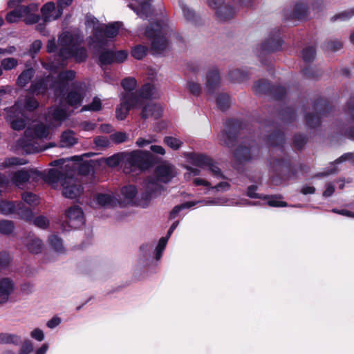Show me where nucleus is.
<instances>
[{"instance_id":"obj_1","label":"nucleus","mask_w":354,"mask_h":354,"mask_svg":"<svg viewBox=\"0 0 354 354\" xmlns=\"http://www.w3.org/2000/svg\"><path fill=\"white\" fill-rule=\"evenodd\" d=\"M168 26L162 21L150 23L146 28L145 35L151 40V49L155 53L163 52L168 46Z\"/></svg>"},{"instance_id":"obj_2","label":"nucleus","mask_w":354,"mask_h":354,"mask_svg":"<svg viewBox=\"0 0 354 354\" xmlns=\"http://www.w3.org/2000/svg\"><path fill=\"white\" fill-rule=\"evenodd\" d=\"M312 106L315 112L306 113L304 120L309 129H315L321 126L322 118L327 117L333 111L334 106L328 100L320 96L312 102Z\"/></svg>"},{"instance_id":"obj_3","label":"nucleus","mask_w":354,"mask_h":354,"mask_svg":"<svg viewBox=\"0 0 354 354\" xmlns=\"http://www.w3.org/2000/svg\"><path fill=\"white\" fill-rule=\"evenodd\" d=\"M245 124L243 121L234 119H227L224 127L218 134L220 143L228 148H233L238 142V138L241 130L244 129Z\"/></svg>"},{"instance_id":"obj_4","label":"nucleus","mask_w":354,"mask_h":354,"mask_svg":"<svg viewBox=\"0 0 354 354\" xmlns=\"http://www.w3.org/2000/svg\"><path fill=\"white\" fill-rule=\"evenodd\" d=\"M270 166L274 174L283 180L296 177L297 171L291 163L290 156L286 154L283 158L270 159Z\"/></svg>"},{"instance_id":"obj_5","label":"nucleus","mask_w":354,"mask_h":354,"mask_svg":"<svg viewBox=\"0 0 354 354\" xmlns=\"http://www.w3.org/2000/svg\"><path fill=\"white\" fill-rule=\"evenodd\" d=\"M122 26V23L115 21L108 24H104L95 27L93 30L94 42L103 46L106 44V38H113L116 37L119 32V30Z\"/></svg>"},{"instance_id":"obj_6","label":"nucleus","mask_w":354,"mask_h":354,"mask_svg":"<svg viewBox=\"0 0 354 354\" xmlns=\"http://www.w3.org/2000/svg\"><path fill=\"white\" fill-rule=\"evenodd\" d=\"M127 162L130 167L145 170L154 165L155 157L149 151L136 150L128 155Z\"/></svg>"},{"instance_id":"obj_7","label":"nucleus","mask_w":354,"mask_h":354,"mask_svg":"<svg viewBox=\"0 0 354 354\" xmlns=\"http://www.w3.org/2000/svg\"><path fill=\"white\" fill-rule=\"evenodd\" d=\"M0 213L3 214L15 213L27 221H30L33 218L32 211L23 202L15 203L12 201H0Z\"/></svg>"},{"instance_id":"obj_8","label":"nucleus","mask_w":354,"mask_h":354,"mask_svg":"<svg viewBox=\"0 0 354 354\" xmlns=\"http://www.w3.org/2000/svg\"><path fill=\"white\" fill-rule=\"evenodd\" d=\"M162 189V186L156 182L155 178H148L145 192L136 199L134 204L143 208L148 207L151 199L156 197Z\"/></svg>"},{"instance_id":"obj_9","label":"nucleus","mask_w":354,"mask_h":354,"mask_svg":"<svg viewBox=\"0 0 354 354\" xmlns=\"http://www.w3.org/2000/svg\"><path fill=\"white\" fill-rule=\"evenodd\" d=\"M259 147L253 141L248 146L239 145L234 151V157L236 162L243 164L257 158L259 155Z\"/></svg>"},{"instance_id":"obj_10","label":"nucleus","mask_w":354,"mask_h":354,"mask_svg":"<svg viewBox=\"0 0 354 354\" xmlns=\"http://www.w3.org/2000/svg\"><path fill=\"white\" fill-rule=\"evenodd\" d=\"M128 57V52L125 50L114 51L111 49L103 48L98 56L100 66L111 65L113 63H123Z\"/></svg>"},{"instance_id":"obj_11","label":"nucleus","mask_w":354,"mask_h":354,"mask_svg":"<svg viewBox=\"0 0 354 354\" xmlns=\"http://www.w3.org/2000/svg\"><path fill=\"white\" fill-rule=\"evenodd\" d=\"M189 159L194 165L201 168L207 167L214 176L225 178L221 169L209 156L203 153H192Z\"/></svg>"},{"instance_id":"obj_12","label":"nucleus","mask_w":354,"mask_h":354,"mask_svg":"<svg viewBox=\"0 0 354 354\" xmlns=\"http://www.w3.org/2000/svg\"><path fill=\"white\" fill-rule=\"evenodd\" d=\"M138 98L133 93H123L121 103L116 107L115 116L118 120H124L131 109L138 107Z\"/></svg>"},{"instance_id":"obj_13","label":"nucleus","mask_w":354,"mask_h":354,"mask_svg":"<svg viewBox=\"0 0 354 354\" xmlns=\"http://www.w3.org/2000/svg\"><path fill=\"white\" fill-rule=\"evenodd\" d=\"M283 40L281 37L279 30H273L270 32L268 38H267L261 45V53L259 57L261 59V54L271 53L279 51L282 48ZM262 62V60H261Z\"/></svg>"},{"instance_id":"obj_14","label":"nucleus","mask_w":354,"mask_h":354,"mask_svg":"<svg viewBox=\"0 0 354 354\" xmlns=\"http://www.w3.org/2000/svg\"><path fill=\"white\" fill-rule=\"evenodd\" d=\"M62 185L63 187L62 194L68 198H76L84 192L82 185L72 175L65 176Z\"/></svg>"},{"instance_id":"obj_15","label":"nucleus","mask_w":354,"mask_h":354,"mask_svg":"<svg viewBox=\"0 0 354 354\" xmlns=\"http://www.w3.org/2000/svg\"><path fill=\"white\" fill-rule=\"evenodd\" d=\"M225 0H207L208 6L216 10V15L217 18L225 21L232 19L236 14L234 8L228 5H224Z\"/></svg>"},{"instance_id":"obj_16","label":"nucleus","mask_w":354,"mask_h":354,"mask_svg":"<svg viewBox=\"0 0 354 354\" xmlns=\"http://www.w3.org/2000/svg\"><path fill=\"white\" fill-rule=\"evenodd\" d=\"M309 15L308 7L306 3H297L292 12H288L283 11V16L286 21L290 19L304 20L306 19Z\"/></svg>"},{"instance_id":"obj_17","label":"nucleus","mask_w":354,"mask_h":354,"mask_svg":"<svg viewBox=\"0 0 354 354\" xmlns=\"http://www.w3.org/2000/svg\"><path fill=\"white\" fill-rule=\"evenodd\" d=\"M66 216L68 220V225L71 227L77 228L84 223V212L79 206L75 205L69 207L66 212Z\"/></svg>"},{"instance_id":"obj_18","label":"nucleus","mask_w":354,"mask_h":354,"mask_svg":"<svg viewBox=\"0 0 354 354\" xmlns=\"http://www.w3.org/2000/svg\"><path fill=\"white\" fill-rule=\"evenodd\" d=\"M156 182L168 183L175 176L173 166L171 165H160L154 170Z\"/></svg>"},{"instance_id":"obj_19","label":"nucleus","mask_w":354,"mask_h":354,"mask_svg":"<svg viewBox=\"0 0 354 354\" xmlns=\"http://www.w3.org/2000/svg\"><path fill=\"white\" fill-rule=\"evenodd\" d=\"M32 174L40 176L42 175V173L36 169L28 171L22 169L13 173L12 181L17 186L22 185L29 181Z\"/></svg>"},{"instance_id":"obj_20","label":"nucleus","mask_w":354,"mask_h":354,"mask_svg":"<svg viewBox=\"0 0 354 354\" xmlns=\"http://www.w3.org/2000/svg\"><path fill=\"white\" fill-rule=\"evenodd\" d=\"M266 143L268 147H279L282 153L284 151L285 134L281 130H274L266 138Z\"/></svg>"},{"instance_id":"obj_21","label":"nucleus","mask_w":354,"mask_h":354,"mask_svg":"<svg viewBox=\"0 0 354 354\" xmlns=\"http://www.w3.org/2000/svg\"><path fill=\"white\" fill-rule=\"evenodd\" d=\"M48 90V80L47 77H41L32 82L27 90L28 94L44 95Z\"/></svg>"},{"instance_id":"obj_22","label":"nucleus","mask_w":354,"mask_h":354,"mask_svg":"<svg viewBox=\"0 0 354 354\" xmlns=\"http://www.w3.org/2000/svg\"><path fill=\"white\" fill-rule=\"evenodd\" d=\"M220 84V75L217 69H212L207 73V93L212 95L215 93Z\"/></svg>"},{"instance_id":"obj_23","label":"nucleus","mask_w":354,"mask_h":354,"mask_svg":"<svg viewBox=\"0 0 354 354\" xmlns=\"http://www.w3.org/2000/svg\"><path fill=\"white\" fill-rule=\"evenodd\" d=\"M161 115L160 106L155 103H147L142 106L140 116L143 120H146L150 117L158 118Z\"/></svg>"},{"instance_id":"obj_24","label":"nucleus","mask_w":354,"mask_h":354,"mask_svg":"<svg viewBox=\"0 0 354 354\" xmlns=\"http://www.w3.org/2000/svg\"><path fill=\"white\" fill-rule=\"evenodd\" d=\"M153 86L150 83L143 84L138 91L132 93L138 98V107L143 104V100L151 99Z\"/></svg>"},{"instance_id":"obj_25","label":"nucleus","mask_w":354,"mask_h":354,"mask_svg":"<svg viewBox=\"0 0 354 354\" xmlns=\"http://www.w3.org/2000/svg\"><path fill=\"white\" fill-rule=\"evenodd\" d=\"M68 176V174H64L57 169L52 168L48 171L46 174H42L39 177H41L46 182L49 183L61 182L62 184L64 177Z\"/></svg>"},{"instance_id":"obj_26","label":"nucleus","mask_w":354,"mask_h":354,"mask_svg":"<svg viewBox=\"0 0 354 354\" xmlns=\"http://www.w3.org/2000/svg\"><path fill=\"white\" fill-rule=\"evenodd\" d=\"M76 73L73 70H65L59 72L57 75V84L59 85L57 90L62 91L61 87H66L68 82L73 80L75 78Z\"/></svg>"},{"instance_id":"obj_27","label":"nucleus","mask_w":354,"mask_h":354,"mask_svg":"<svg viewBox=\"0 0 354 354\" xmlns=\"http://www.w3.org/2000/svg\"><path fill=\"white\" fill-rule=\"evenodd\" d=\"M71 160L79 162L76 167L79 175L86 176L93 170V166L88 161H82V158L78 156L71 157Z\"/></svg>"},{"instance_id":"obj_28","label":"nucleus","mask_w":354,"mask_h":354,"mask_svg":"<svg viewBox=\"0 0 354 354\" xmlns=\"http://www.w3.org/2000/svg\"><path fill=\"white\" fill-rule=\"evenodd\" d=\"M278 115L280 120L284 123L290 124L293 122L297 118L296 110L290 106H286L281 109Z\"/></svg>"},{"instance_id":"obj_29","label":"nucleus","mask_w":354,"mask_h":354,"mask_svg":"<svg viewBox=\"0 0 354 354\" xmlns=\"http://www.w3.org/2000/svg\"><path fill=\"white\" fill-rule=\"evenodd\" d=\"M35 71L32 68H29L24 70L18 76L16 84L20 87L24 88L31 80L34 77Z\"/></svg>"},{"instance_id":"obj_30","label":"nucleus","mask_w":354,"mask_h":354,"mask_svg":"<svg viewBox=\"0 0 354 354\" xmlns=\"http://www.w3.org/2000/svg\"><path fill=\"white\" fill-rule=\"evenodd\" d=\"M55 10V4L53 1L48 2L43 5L41 8V13L42 19L44 22H49L52 19H56L59 17V15L52 17L51 13Z\"/></svg>"},{"instance_id":"obj_31","label":"nucleus","mask_w":354,"mask_h":354,"mask_svg":"<svg viewBox=\"0 0 354 354\" xmlns=\"http://www.w3.org/2000/svg\"><path fill=\"white\" fill-rule=\"evenodd\" d=\"M272 84L268 80L261 79L257 81L253 86V91L255 94L268 95Z\"/></svg>"},{"instance_id":"obj_32","label":"nucleus","mask_w":354,"mask_h":354,"mask_svg":"<svg viewBox=\"0 0 354 354\" xmlns=\"http://www.w3.org/2000/svg\"><path fill=\"white\" fill-rule=\"evenodd\" d=\"M75 133L71 130H66L62 133L60 141L62 147H72L77 143V139L74 136Z\"/></svg>"},{"instance_id":"obj_33","label":"nucleus","mask_w":354,"mask_h":354,"mask_svg":"<svg viewBox=\"0 0 354 354\" xmlns=\"http://www.w3.org/2000/svg\"><path fill=\"white\" fill-rule=\"evenodd\" d=\"M73 58H74L75 62L77 64H81L86 62L88 58V54L86 48L83 46L80 47L75 44H73Z\"/></svg>"},{"instance_id":"obj_34","label":"nucleus","mask_w":354,"mask_h":354,"mask_svg":"<svg viewBox=\"0 0 354 354\" xmlns=\"http://www.w3.org/2000/svg\"><path fill=\"white\" fill-rule=\"evenodd\" d=\"M83 97L81 93L77 91H69L66 97L65 101L71 106H76L81 104Z\"/></svg>"},{"instance_id":"obj_35","label":"nucleus","mask_w":354,"mask_h":354,"mask_svg":"<svg viewBox=\"0 0 354 354\" xmlns=\"http://www.w3.org/2000/svg\"><path fill=\"white\" fill-rule=\"evenodd\" d=\"M21 339L19 336L15 334H10L7 333H0V344H14L18 345L21 342Z\"/></svg>"},{"instance_id":"obj_36","label":"nucleus","mask_w":354,"mask_h":354,"mask_svg":"<svg viewBox=\"0 0 354 354\" xmlns=\"http://www.w3.org/2000/svg\"><path fill=\"white\" fill-rule=\"evenodd\" d=\"M248 73L241 69H234L229 72V78L232 82H241L248 79Z\"/></svg>"},{"instance_id":"obj_37","label":"nucleus","mask_w":354,"mask_h":354,"mask_svg":"<svg viewBox=\"0 0 354 354\" xmlns=\"http://www.w3.org/2000/svg\"><path fill=\"white\" fill-rule=\"evenodd\" d=\"M121 193L124 196V198L129 203L136 201V196L138 193L137 187L133 185H129L124 186L121 189Z\"/></svg>"},{"instance_id":"obj_38","label":"nucleus","mask_w":354,"mask_h":354,"mask_svg":"<svg viewBox=\"0 0 354 354\" xmlns=\"http://www.w3.org/2000/svg\"><path fill=\"white\" fill-rule=\"evenodd\" d=\"M286 89L282 86L272 85L268 95L271 96L276 100H282L286 96Z\"/></svg>"},{"instance_id":"obj_39","label":"nucleus","mask_w":354,"mask_h":354,"mask_svg":"<svg viewBox=\"0 0 354 354\" xmlns=\"http://www.w3.org/2000/svg\"><path fill=\"white\" fill-rule=\"evenodd\" d=\"M308 140V137L304 133H296L293 136L292 144L293 147L299 151L304 149Z\"/></svg>"},{"instance_id":"obj_40","label":"nucleus","mask_w":354,"mask_h":354,"mask_svg":"<svg viewBox=\"0 0 354 354\" xmlns=\"http://www.w3.org/2000/svg\"><path fill=\"white\" fill-rule=\"evenodd\" d=\"M18 146L21 147L23 151L27 154H31L39 152L38 147L30 141L25 139H19L17 142Z\"/></svg>"},{"instance_id":"obj_41","label":"nucleus","mask_w":354,"mask_h":354,"mask_svg":"<svg viewBox=\"0 0 354 354\" xmlns=\"http://www.w3.org/2000/svg\"><path fill=\"white\" fill-rule=\"evenodd\" d=\"M216 102L218 108L222 111H225L230 108V96L227 93H220L216 99Z\"/></svg>"},{"instance_id":"obj_42","label":"nucleus","mask_w":354,"mask_h":354,"mask_svg":"<svg viewBox=\"0 0 354 354\" xmlns=\"http://www.w3.org/2000/svg\"><path fill=\"white\" fill-rule=\"evenodd\" d=\"M199 202L200 201H188L180 205H176L169 213V219H174L181 210L185 208L192 207L198 204Z\"/></svg>"},{"instance_id":"obj_43","label":"nucleus","mask_w":354,"mask_h":354,"mask_svg":"<svg viewBox=\"0 0 354 354\" xmlns=\"http://www.w3.org/2000/svg\"><path fill=\"white\" fill-rule=\"evenodd\" d=\"M343 46V44L340 40H326L322 45V48L324 50L337 51L340 50Z\"/></svg>"},{"instance_id":"obj_44","label":"nucleus","mask_w":354,"mask_h":354,"mask_svg":"<svg viewBox=\"0 0 354 354\" xmlns=\"http://www.w3.org/2000/svg\"><path fill=\"white\" fill-rule=\"evenodd\" d=\"M27 163V161L24 158L18 157L6 158L2 162L3 168H8L17 165H24Z\"/></svg>"},{"instance_id":"obj_45","label":"nucleus","mask_w":354,"mask_h":354,"mask_svg":"<svg viewBox=\"0 0 354 354\" xmlns=\"http://www.w3.org/2000/svg\"><path fill=\"white\" fill-rule=\"evenodd\" d=\"M73 44H68L66 46L62 47L59 49L57 55L62 61H66L73 58Z\"/></svg>"},{"instance_id":"obj_46","label":"nucleus","mask_w":354,"mask_h":354,"mask_svg":"<svg viewBox=\"0 0 354 354\" xmlns=\"http://www.w3.org/2000/svg\"><path fill=\"white\" fill-rule=\"evenodd\" d=\"M147 50L146 46L139 44L133 48L131 54L133 58L140 60L147 55Z\"/></svg>"},{"instance_id":"obj_47","label":"nucleus","mask_w":354,"mask_h":354,"mask_svg":"<svg viewBox=\"0 0 354 354\" xmlns=\"http://www.w3.org/2000/svg\"><path fill=\"white\" fill-rule=\"evenodd\" d=\"M121 86L126 93H133L137 86V81L134 77H125L121 81Z\"/></svg>"},{"instance_id":"obj_48","label":"nucleus","mask_w":354,"mask_h":354,"mask_svg":"<svg viewBox=\"0 0 354 354\" xmlns=\"http://www.w3.org/2000/svg\"><path fill=\"white\" fill-rule=\"evenodd\" d=\"M48 242L54 250L62 252L64 250L62 239L57 234H52L48 237Z\"/></svg>"},{"instance_id":"obj_49","label":"nucleus","mask_w":354,"mask_h":354,"mask_svg":"<svg viewBox=\"0 0 354 354\" xmlns=\"http://www.w3.org/2000/svg\"><path fill=\"white\" fill-rule=\"evenodd\" d=\"M316 55V49L314 46H308L302 50V59L306 63L312 62Z\"/></svg>"},{"instance_id":"obj_50","label":"nucleus","mask_w":354,"mask_h":354,"mask_svg":"<svg viewBox=\"0 0 354 354\" xmlns=\"http://www.w3.org/2000/svg\"><path fill=\"white\" fill-rule=\"evenodd\" d=\"M39 106L38 100L33 96H26L24 101V109L32 112L35 111Z\"/></svg>"},{"instance_id":"obj_51","label":"nucleus","mask_w":354,"mask_h":354,"mask_svg":"<svg viewBox=\"0 0 354 354\" xmlns=\"http://www.w3.org/2000/svg\"><path fill=\"white\" fill-rule=\"evenodd\" d=\"M258 189V186L256 185H250L246 190V196L250 198H257V199H268V195H263L261 194H258L256 192Z\"/></svg>"},{"instance_id":"obj_52","label":"nucleus","mask_w":354,"mask_h":354,"mask_svg":"<svg viewBox=\"0 0 354 354\" xmlns=\"http://www.w3.org/2000/svg\"><path fill=\"white\" fill-rule=\"evenodd\" d=\"M14 223L11 221H0V233L5 235H10L14 230Z\"/></svg>"},{"instance_id":"obj_53","label":"nucleus","mask_w":354,"mask_h":354,"mask_svg":"<svg viewBox=\"0 0 354 354\" xmlns=\"http://www.w3.org/2000/svg\"><path fill=\"white\" fill-rule=\"evenodd\" d=\"M43 243L39 239H33L28 244V249L32 254H39L41 252Z\"/></svg>"},{"instance_id":"obj_54","label":"nucleus","mask_w":354,"mask_h":354,"mask_svg":"<svg viewBox=\"0 0 354 354\" xmlns=\"http://www.w3.org/2000/svg\"><path fill=\"white\" fill-rule=\"evenodd\" d=\"M34 136L37 138H45L49 134L48 129L43 124L36 125L33 129Z\"/></svg>"},{"instance_id":"obj_55","label":"nucleus","mask_w":354,"mask_h":354,"mask_svg":"<svg viewBox=\"0 0 354 354\" xmlns=\"http://www.w3.org/2000/svg\"><path fill=\"white\" fill-rule=\"evenodd\" d=\"M95 201L100 206H107L112 203L113 197L109 194H97Z\"/></svg>"},{"instance_id":"obj_56","label":"nucleus","mask_w":354,"mask_h":354,"mask_svg":"<svg viewBox=\"0 0 354 354\" xmlns=\"http://www.w3.org/2000/svg\"><path fill=\"white\" fill-rule=\"evenodd\" d=\"M102 105L100 98L95 97L89 104L82 107V111H99L102 109Z\"/></svg>"},{"instance_id":"obj_57","label":"nucleus","mask_w":354,"mask_h":354,"mask_svg":"<svg viewBox=\"0 0 354 354\" xmlns=\"http://www.w3.org/2000/svg\"><path fill=\"white\" fill-rule=\"evenodd\" d=\"M164 143L174 150H178L183 145V142L172 136L165 137Z\"/></svg>"},{"instance_id":"obj_58","label":"nucleus","mask_w":354,"mask_h":354,"mask_svg":"<svg viewBox=\"0 0 354 354\" xmlns=\"http://www.w3.org/2000/svg\"><path fill=\"white\" fill-rule=\"evenodd\" d=\"M17 64V59L13 57L5 58L2 59L1 62V66L2 69L3 68L6 71H9L15 68Z\"/></svg>"},{"instance_id":"obj_59","label":"nucleus","mask_w":354,"mask_h":354,"mask_svg":"<svg viewBox=\"0 0 354 354\" xmlns=\"http://www.w3.org/2000/svg\"><path fill=\"white\" fill-rule=\"evenodd\" d=\"M167 241V237H161L160 239L155 251V258L156 260H159L162 257V252L166 247Z\"/></svg>"},{"instance_id":"obj_60","label":"nucleus","mask_w":354,"mask_h":354,"mask_svg":"<svg viewBox=\"0 0 354 354\" xmlns=\"http://www.w3.org/2000/svg\"><path fill=\"white\" fill-rule=\"evenodd\" d=\"M21 198L26 203L31 206L36 205L38 203V196L32 192H24Z\"/></svg>"},{"instance_id":"obj_61","label":"nucleus","mask_w":354,"mask_h":354,"mask_svg":"<svg viewBox=\"0 0 354 354\" xmlns=\"http://www.w3.org/2000/svg\"><path fill=\"white\" fill-rule=\"evenodd\" d=\"M53 118L57 122H62L67 118L66 111L60 107H56L53 113Z\"/></svg>"},{"instance_id":"obj_62","label":"nucleus","mask_w":354,"mask_h":354,"mask_svg":"<svg viewBox=\"0 0 354 354\" xmlns=\"http://www.w3.org/2000/svg\"><path fill=\"white\" fill-rule=\"evenodd\" d=\"M302 75L308 79H317L321 75V73L310 66H306L302 69Z\"/></svg>"},{"instance_id":"obj_63","label":"nucleus","mask_w":354,"mask_h":354,"mask_svg":"<svg viewBox=\"0 0 354 354\" xmlns=\"http://www.w3.org/2000/svg\"><path fill=\"white\" fill-rule=\"evenodd\" d=\"M354 15V8L344 10L339 14H337L331 17V21H335L337 19L347 20L351 18Z\"/></svg>"},{"instance_id":"obj_64","label":"nucleus","mask_w":354,"mask_h":354,"mask_svg":"<svg viewBox=\"0 0 354 354\" xmlns=\"http://www.w3.org/2000/svg\"><path fill=\"white\" fill-rule=\"evenodd\" d=\"M345 113L349 115L350 120L354 122V97H351L346 102Z\"/></svg>"}]
</instances>
